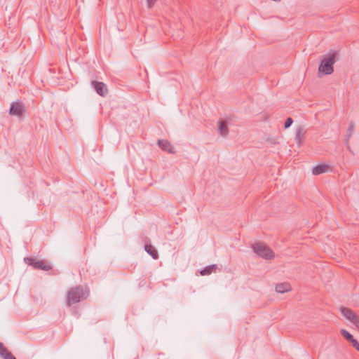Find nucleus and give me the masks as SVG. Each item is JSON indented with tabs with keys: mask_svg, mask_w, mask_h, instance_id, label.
<instances>
[{
	"mask_svg": "<svg viewBox=\"0 0 359 359\" xmlns=\"http://www.w3.org/2000/svg\"><path fill=\"white\" fill-rule=\"evenodd\" d=\"M292 123H293L292 118L290 117L287 118L285 122V125H284L285 128H289L292 124Z\"/></svg>",
	"mask_w": 359,
	"mask_h": 359,
	"instance_id": "a211bd4d",
	"label": "nucleus"
},
{
	"mask_svg": "<svg viewBox=\"0 0 359 359\" xmlns=\"http://www.w3.org/2000/svg\"><path fill=\"white\" fill-rule=\"evenodd\" d=\"M88 292L89 291L86 287L81 285L71 288L67 292V305L71 306L72 304L86 299Z\"/></svg>",
	"mask_w": 359,
	"mask_h": 359,
	"instance_id": "f257e3e1",
	"label": "nucleus"
},
{
	"mask_svg": "<svg viewBox=\"0 0 359 359\" xmlns=\"http://www.w3.org/2000/svg\"><path fill=\"white\" fill-rule=\"evenodd\" d=\"M0 356L3 359H16V358L8 351L7 348L4 346L2 342H0Z\"/></svg>",
	"mask_w": 359,
	"mask_h": 359,
	"instance_id": "9d476101",
	"label": "nucleus"
},
{
	"mask_svg": "<svg viewBox=\"0 0 359 359\" xmlns=\"http://www.w3.org/2000/svg\"><path fill=\"white\" fill-rule=\"evenodd\" d=\"M337 52L329 53L322 57V60L318 67L319 73H323L325 75L331 74L334 72L333 65L335 62V57Z\"/></svg>",
	"mask_w": 359,
	"mask_h": 359,
	"instance_id": "f03ea898",
	"label": "nucleus"
},
{
	"mask_svg": "<svg viewBox=\"0 0 359 359\" xmlns=\"http://www.w3.org/2000/svg\"><path fill=\"white\" fill-rule=\"evenodd\" d=\"M330 170V167L325 164L318 165L313 168L312 172L313 175H320L325 173Z\"/></svg>",
	"mask_w": 359,
	"mask_h": 359,
	"instance_id": "f8f14e48",
	"label": "nucleus"
},
{
	"mask_svg": "<svg viewBox=\"0 0 359 359\" xmlns=\"http://www.w3.org/2000/svg\"><path fill=\"white\" fill-rule=\"evenodd\" d=\"M144 250L153 259H157L158 258V253L156 249L151 245L146 244Z\"/></svg>",
	"mask_w": 359,
	"mask_h": 359,
	"instance_id": "2eb2a0df",
	"label": "nucleus"
},
{
	"mask_svg": "<svg viewBox=\"0 0 359 359\" xmlns=\"http://www.w3.org/2000/svg\"><path fill=\"white\" fill-rule=\"evenodd\" d=\"M156 1V0H147L148 8H151L154 6Z\"/></svg>",
	"mask_w": 359,
	"mask_h": 359,
	"instance_id": "aec40b11",
	"label": "nucleus"
},
{
	"mask_svg": "<svg viewBox=\"0 0 359 359\" xmlns=\"http://www.w3.org/2000/svg\"><path fill=\"white\" fill-rule=\"evenodd\" d=\"M341 314L359 327V316L348 308H341Z\"/></svg>",
	"mask_w": 359,
	"mask_h": 359,
	"instance_id": "423d86ee",
	"label": "nucleus"
},
{
	"mask_svg": "<svg viewBox=\"0 0 359 359\" xmlns=\"http://www.w3.org/2000/svg\"><path fill=\"white\" fill-rule=\"evenodd\" d=\"M25 112H26V107L21 101L18 100L11 103L9 110L10 115L21 116Z\"/></svg>",
	"mask_w": 359,
	"mask_h": 359,
	"instance_id": "39448f33",
	"label": "nucleus"
},
{
	"mask_svg": "<svg viewBox=\"0 0 359 359\" xmlns=\"http://www.w3.org/2000/svg\"><path fill=\"white\" fill-rule=\"evenodd\" d=\"M217 269V266L216 264L209 265L201 270L200 273L201 276H208L215 271Z\"/></svg>",
	"mask_w": 359,
	"mask_h": 359,
	"instance_id": "dca6fc26",
	"label": "nucleus"
},
{
	"mask_svg": "<svg viewBox=\"0 0 359 359\" xmlns=\"http://www.w3.org/2000/svg\"><path fill=\"white\" fill-rule=\"evenodd\" d=\"M252 248L256 254L266 259H271L274 257L273 252L264 243H257L253 245Z\"/></svg>",
	"mask_w": 359,
	"mask_h": 359,
	"instance_id": "7ed1b4c3",
	"label": "nucleus"
},
{
	"mask_svg": "<svg viewBox=\"0 0 359 359\" xmlns=\"http://www.w3.org/2000/svg\"><path fill=\"white\" fill-rule=\"evenodd\" d=\"M218 130L220 135L223 137H226L229 134V128L225 121L219 120L218 121Z\"/></svg>",
	"mask_w": 359,
	"mask_h": 359,
	"instance_id": "9b49d317",
	"label": "nucleus"
},
{
	"mask_svg": "<svg viewBox=\"0 0 359 359\" xmlns=\"http://www.w3.org/2000/svg\"><path fill=\"white\" fill-rule=\"evenodd\" d=\"M158 144L162 150L170 154L175 153L172 144L167 140H160L158 142Z\"/></svg>",
	"mask_w": 359,
	"mask_h": 359,
	"instance_id": "6e6552de",
	"label": "nucleus"
},
{
	"mask_svg": "<svg viewBox=\"0 0 359 359\" xmlns=\"http://www.w3.org/2000/svg\"><path fill=\"white\" fill-rule=\"evenodd\" d=\"M92 85L95 91L101 96L104 97L107 95L108 90L107 86L103 82L96 81H92Z\"/></svg>",
	"mask_w": 359,
	"mask_h": 359,
	"instance_id": "0eeeda50",
	"label": "nucleus"
},
{
	"mask_svg": "<svg viewBox=\"0 0 359 359\" xmlns=\"http://www.w3.org/2000/svg\"><path fill=\"white\" fill-rule=\"evenodd\" d=\"M351 343L352 344V346L357 350V351H359V343L358 342L357 340H355V339H353Z\"/></svg>",
	"mask_w": 359,
	"mask_h": 359,
	"instance_id": "6ab92c4d",
	"label": "nucleus"
},
{
	"mask_svg": "<svg viewBox=\"0 0 359 359\" xmlns=\"http://www.w3.org/2000/svg\"><path fill=\"white\" fill-rule=\"evenodd\" d=\"M275 289L278 293H284L291 290V285L288 283H278L276 284Z\"/></svg>",
	"mask_w": 359,
	"mask_h": 359,
	"instance_id": "ddd939ff",
	"label": "nucleus"
},
{
	"mask_svg": "<svg viewBox=\"0 0 359 359\" xmlns=\"http://www.w3.org/2000/svg\"><path fill=\"white\" fill-rule=\"evenodd\" d=\"M306 133V130L302 126L299 127L298 129L297 130L295 134V140L299 146H300L301 144L302 143Z\"/></svg>",
	"mask_w": 359,
	"mask_h": 359,
	"instance_id": "1a4fd4ad",
	"label": "nucleus"
},
{
	"mask_svg": "<svg viewBox=\"0 0 359 359\" xmlns=\"http://www.w3.org/2000/svg\"><path fill=\"white\" fill-rule=\"evenodd\" d=\"M341 333L342 334V336L346 339L348 340V341H351L354 338L353 337L352 334H350L348 331H346V330H344L342 329L341 330Z\"/></svg>",
	"mask_w": 359,
	"mask_h": 359,
	"instance_id": "f3484780",
	"label": "nucleus"
},
{
	"mask_svg": "<svg viewBox=\"0 0 359 359\" xmlns=\"http://www.w3.org/2000/svg\"><path fill=\"white\" fill-rule=\"evenodd\" d=\"M24 261L27 264L32 266L35 269L46 271L52 269L51 265L43 260H39L33 257H25Z\"/></svg>",
	"mask_w": 359,
	"mask_h": 359,
	"instance_id": "20e7f679",
	"label": "nucleus"
},
{
	"mask_svg": "<svg viewBox=\"0 0 359 359\" xmlns=\"http://www.w3.org/2000/svg\"><path fill=\"white\" fill-rule=\"evenodd\" d=\"M353 131H354V123H351V124L349 125V126L347 129L346 135L344 137V143L347 146L348 149L350 148V147L348 145V142H349L351 137L353 135Z\"/></svg>",
	"mask_w": 359,
	"mask_h": 359,
	"instance_id": "4468645a",
	"label": "nucleus"
}]
</instances>
